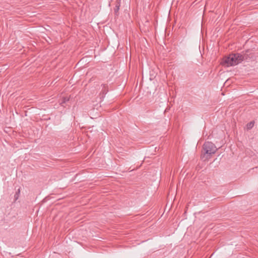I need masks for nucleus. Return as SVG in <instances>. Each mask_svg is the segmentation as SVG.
I'll use <instances>...</instances> for the list:
<instances>
[{
	"label": "nucleus",
	"instance_id": "f257e3e1",
	"mask_svg": "<svg viewBox=\"0 0 258 258\" xmlns=\"http://www.w3.org/2000/svg\"><path fill=\"white\" fill-rule=\"evenodd\" d=\"M245 58V54L232 53L223 58L221 64L226 67L236 66L241 63Z\"/></svg>",
	"mask_w": 258,
	"mask_h": 258
},
{
	"label": "nucleus",
	"instance_id": "423d86ee",
	"mask_svg": "<svg viewBox=\"0 0 258 258\" xmlns=\"http://www.w3.org/2000/svg\"><path fill=\"white\" fill-rule=\"evenodd\" d=\"M119 10V7H116V9H115V12L116 13Z\"/></svg>",
	"mask_w": 258,
	"mask_h": 258
},
{
	"label": "nucleus",
	"instance_id": "f03ea898",
	"mask_svg": "<svg viewBox=\"0 0 258 258\" xmlns=\"http://www.w3.org/2000/svg\"><path fill=\"white\" fill-rule=\"evenodd\" d=\"M217 150V148L214 143L209 141L206 142L202 147L201 155L202 159L204 161L210 159Z\"/></svg>",
	"mask_w": 258,
	"mask_h": 258
},
{
	"label": "nucleus",
	"instance_id": "0eeeda50",
	"mask_svg": "<svg viewBox=\"0 0 258 258\" xmlns=\"http://www.w3.org/2000/svg\"><path fill=\"white\" fill-rule=\"evenodd\" d=\"M103 87H105V85H103Z\"/></svg>",
	"mask_w": 258,
	"mask_h": 258
},
{
	"label": "nucleus",
	"instance_id": "7ed1b4c3",
	"mask_svg": "<svg viewBox=\"0 0 258 258\" xmlns=\"http://www.w3.org/2000/svg\"><path fill=\"white\" fill-rule=\"evenodd\" d=\"M254 123L253 121H251V122L248 123L246 125L247 129L250 130V129L252 128L254 126Z\"/></svg>",
	"mask_w": 258,
	"mask_h": 258
},
{
	"label": "nucleus",
	"instance_id": "20e7f679",
	"mask_svg": "<svg viewBox=\"0 0 258 258\" xmlns=\"http://www.w3.org/2000/svg\"><path fill=\"white\" fill-rule=\"evenodd\" d=\"M69 98H67L66 97H64L62 98V101L60 102V104H61V105H62V104L64 103H66V102L68 101H69Z\"/></svg>",
	"mask_w": 258,
	"mask_h": 258
},
{
	"label": "nucleus",
	"instance_id": "39448f33",
	"mask_svg": "<svg viewBox=\"0 0 258 258\" xmlns=\"http://www.w3.org/2000/svg\"><path fill=\"white\" fill-rule=\"evenodd\" d=\"M20 192V188H19L18 190V191H17L16 194L15 195V200H17L18 199Z\"/></svg>",
	"mask_w": 258,
	"mask_h": 258
}]
</instances>
